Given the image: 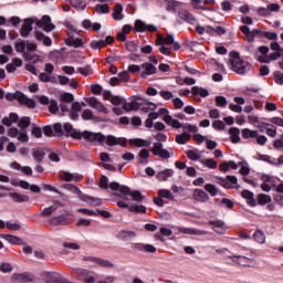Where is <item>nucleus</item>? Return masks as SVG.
<instances>
[{
	"label": "nucleus",
	"instance_id": "1",
	"mask_svg": "<svg viewBox=\"0 0 283 283\" xmlns=\"http://www.w3.org/2000/svg\"><path fill=\"white\" fill-rule=\"evenodd\" d=\"M63 129L66 138H74L75 140H81V138H84V140H103V133H93L90 130L80 132L74 128V126L70 123L63 124Z\"/></svg>",
	"mask_w": 283,
	"mask_h": 283
},
{
	"label": "nucleus",
	"instance_id": "2",
	"mask_svg": "<svg viewBox=\"0 0 283 283\" xmlns=\"http://www.w3.org/2000/svg\"><path fill=\"white\" fill-rule=\"evenodd\" d=\"M112 191H118L117 196L123 198V196H129L133 198L135 202H143L145 200V196L139 190H130L129 187L123 186L116 181L111 182Z\"/></svg>",
	"mask_w": 283,
	"mask_h": 283
},
{
	"label": "nucleus",
	"instance_id": "3",
	"mask_svg": "<svg viewBox=\"0 0 283 283\" xmlns=\"http://www.w3.org/2000/svg\"><path fill=\"white\" fill-rule=\"evenodd\" d=\"M4 98L10 103H12V101H18L20 105H25L30 109H34V107H36V102H34V99L32 98L27 97L25 94H23V92L21 91H17L15 93H6Z\"/></svg>",
	"mask_w": 283,
	"mask_h": 283
},
{
	"label": "nucleus",
	"instance_id": "4",
	"mask_svg": "<svg viewBox=\"0 0 283 283\" xmlns=\"http://www.w3.org/2000/svg\"><path fill=\"white\" fill-rule=\"evenodd\" d=\"M103 139L98 140V139H93L91 143H98V145H103V143H106V145L108 147H116V145H120L122 147H125V145H127V139L123 138V137H116L114 135H103Z\"/></svg>",
	"mask_w": 283,
	"mask_h": 283
},
{
	"label": "nucleus",
	"instance_id": "5",
	"mask_svg": "<svg viewBox=\"0 0 283 283\" xmlns=\"http://www.w3.org/2000/svg\"><path fill=\"white\" fill-rule=\"evenodd\" d=\"M72 212L63 210L60 216H54L50 219V224L53 227H63L65 224H72Z\"/></svg>",
	"mask_w": 283,
	"mask_h": 283
},
{
	"label": "nucleus",
	"instance_id": "6",
	"mask_svg": "<svg viewBox=\"0 0 283 283\" xmlns=\"http://www.w3.org/2000/svg\"><path fill=\"white\" fill-rule=\"evenodd\" d=\"M219 180V185L223 187V189H240V185H238V177L228 175L224 177H216ZM234 185V187H233Z\"/></svg>",
	"mask_w": 283,
	"mask_h": 283
},
{
	"label": "nucleus",
	"instance_id": "7",
	"mask_svg": "<svg viewBox=\"0 0 283 283\" xmlns=\"http://www.w3.org/2000/svg\"><path fill=\"white\" fill-rule=\"evenodd\" d=\"M230 66L237 74H247V72H251V63L244 60L230 61Z\"/></svg>",
	"mask_w": 283,
	"mask_h": 283
},
{
	"label": "nucleus",
	"instance_id": "8",
	"mask_svg": "<svg viewBox=\"0 0 283 283\" xmlns=\"http://www.w3.org/2000/svg\"><path fill=\"white\" fill-rule=\"evenodd\" d=\"M38 28H43L44 32H52L56 30V25L52 23V18L50 15H43L41 20L35 22Z\"/></svg>",
	"mask_w": 283,
	"mask_h": 283
},
{
	"label": "nucleus",
	"instance_id": "9",
	"mask_svg": "<svg viewBox=\"0 0 283 283\" xmlns=\"http://www.w3.org/2000/svg\"><path fill=\"white\" fill-rule=\"evenodd\" d=\"M12 282H18V283H30L34 282L36 280V276L30 272H24V273H14L11 276Z\"/></svg>",
	"mask_w": 283,
	"mask_h": 283
},
{
	"label": "nucleus",
	"instance_id": "10",
	"mask_svg": "<svg viewBox=\"0 0 283 283\" xmlns=\"http://www.w3.org/2000/svg\"><path fill=\"white\" fill-rule=\"evenodd\" d=\"M163 147V143H155L154 147L151 148V153L154 154V156H159V158H164V160H169V158H171V154H169V150Z\"/></svg>",
	"mask_w": 283,
	"mask_h": 283
},
{
	"label": "nucleus",
	"instance_id": "11",
	"mask_svg": "<svg viewBox=\"0 0 283 283\" xmlns=\"http://www.w3.org/2000/svg\"><path fill=\"white\" fill-rule=\"evenodd\" d=\"M208 224L212 227L213 232L219 235H224V233H227V224L222 220H210Z\"/></svg>",
	"mask_w": 283,
	"mask_h": 283
},
{
	"label": "nucleus",
	"instance_id": "12",
	"mask_svg": "<svg viewBox=\"0 0 283 283\" xmlns=\"http://www.w3.org/2000/svg\"><path fill=\"white\" fill-rule=\"evenodd\" d=\"M80 200H82V202H86V205H90V207H101V205H103V199L92 197L86 193H81Z\"/></svg>",
	"mask_w": 283,
	"mask_h": 283
},
{
	"label": "nucleus",
	"instance_id": "13",
	"mask_svg": "<svg viewBox=\"0 0 283 283\" xmlns=\"http://www.w3.org/2000/svg\"><path fill=\"white\" fill-rule=\"evenodd\" d=\"M240 31L247 36L250 43H253V41H255V36H258V34H261L259 29H253L251 31L249 25H241Z\"/></svg>",
	"mask_w": 283,
	"mask_h": 283
},
{
	"label": "nucleus",
	"instance_id": "14",
	"mask_svg": "<svg viewBox=\"0 0 283 283\" xmlns=\"http://www.w3.org/2000/svg\"><path fill=\"white\" fill-rule=\"evenodd\" d=\"M142 67L145 71L140 73V78H147V76H151L158 72V69L149 62L143 63Z\"/></svg>",
	"mask_w": 283,
	"mask_h": 283
},
{
	"label": "nucleus",
	"instance_id": "15",
	"mask_svg": "<svg viewBox=\"0 0 283 283\" xmlns=\"http://www.w3.org/2000/svg\"><path fill=\"white\" fill-rule=\"evenodd\" d=\"M34 25V20H32L31 18H27L24 19V25H22L21 30H20V34L21 36H23L24 39L27 36H30V33L32 32L33 30V27Z\"/></svg>",
	"mask_w": 283,
	"mask_h": 283
},
{
	"label": "nucleus",
	"instance_id": "16",
	"mask_svg": "<svg viewBox=\"0 0 283 283\" xmlns=\"http://www.w3.org/2000/svg\"><path fill=\"white\" fill-rule=\"evenodd\" d=\"M88 105L93 107L94 109H97V112H102L103 114H109V111L103 103H101L96 97H91L88 99Z\"/></svg>",
	"mask_w": 283,
	"mask_h": 283
},
{
	"label": "nucleus",
	"instance_id": "17",
	"mask_svg": "<svg viewBox=\"0 0 283 283\" xmlns=\"http://www.w3.org/2000/svg\"><path fill=\"white\" fill-rule=\"evenodd\" d=\"M228 258H229V260H232V262H234V264H239V266H245V268L251 266V264H249V262H251V259H249L244 255H230Z\"/></svg>",
	"mask_w": 283,
	"mask_h": 283
},
{
	"label": "nucleus",
	"instance_id": "18",
	"mask_svg": "<svg viewBox=\"0 0 283 283\" xmlns=\"http://www.w3.org/2000/svg\"><path fill=\"white\" fill-rule=\"evenodd\" d=\"M242 198H244V200H247V205H249V207H258V201H255V195L251 191V190H243L241 192Z\"/></svg>",
	"mask_w": 283,
	"mask_h": 283
},
{
	"label": "nucleus",
	"instance_id": "19",
	"mask_svg": "<svg viewBox=\"0 0 283 283\" xmlns=\"http://www.w3.org/2000/svg\"><path fill=\"white\" fill-rule=\"evenodd\" d=\"M117 240H122L123 242H128V240H134L136 238V232L132 230H120L117 235Z\"/></svg>",
	"mask_w": 283,
	"mask_h": 283
},
{
	"label": "nucleus",
	"instance_id": "20",
	"mask_svg": "<svg viewBox=\"0 0 283 283\" xmlns=\"http://www.w3.org/2000/svg\"><path fill=\"white\" fill-rule=\"evenodd\" d=\"M178 17H179V19H181L186 23H190V24H193L197 21L196 17H193V14H191V12H189L187 10H180L178 12Z\"/></svg>",
	"mask_w": 283,
	"mask_h": 283
},
{
	"label": "nucleus",
	"instance_id": "21",
	"mask_svg": "<svg viewBox=\"0 0 283 283\" xmlns=\"http://www.w3.org/2000/svg\"><path fill=\"white\" fill-rule=\"evenodd\" d=\"M171 176H174V170L172 169H165L159 171L156 175L157 180H159V182H165L167 181V179L171 178Z\"/></svg>",
	"mask_w": 283,
	"mask_h": 283
},
{
	"label": "nucleus",
	"instance_id": "22",
	"mask_svg": "<svg viewBox=\"0 0 283 283\" xmlns=\"http://www.w3.org/2000/svg\"><path fill=\"white\" fill-rule=\"evenodd\" d=\"M193 198L198 202H207V200H209V195L202 189H196L193 192Z\"/></svg>",
	"mask_w": 283,
	"mask_h": 283
},
{
	"label": "nucleus",
	"instance_id": "23",
	"mask_svg": "<svg viewBox=\"0 0 283 283\" xmlns=\"http://www.w3.org/2000/svg\"><path fill=\"white\" fill-rule=\"evenodd\" d=\"M164 123H166L167 125H171L174 129L182 128V123H180L178 119H174L171 115L164 116Z\"/></svg>",
	"mask_w": 283,
	"mask_h": 283
},
{
	"label": "nucleus",
	"instance_id": "24",
	"mask_svg": "<svg viewBox=\"0 0 283 283\" xmlns=\"http://www.w3.org/2000/svg\"><path fill=\"white\" fill-rule=\"evenodd\" d=\"M135 249L137 251H145L146 253H156L157 251L156 247L145 243H135Z\"/></svg>",
	"mask_w": 283,
	"mask_h": 283
},
{
	"label": "nucleus",
	"instance_id": "25",
	"mask_svg": "<svg viewBox=\"0 0 283 283\" xmlns=\"http://www.w3.org/2000/svg\"><path fill=\"white\" fill-rule=\"evenodd\" d=\"M9 196L13 202H30V197L28 195H21L19 192H10Z\"/></svg>",
	"mask_w": 283,
	"mask_h": 283
},
{
	"label": "nucleus",
	"instance_id": "26",
	"mask_svg": "<svg viewBox=\"0 0 283 283\" xmlns=\"http://www.w3.org/2000/svg\"><path fill=\"white\" fill-rule=\"evenodd\" d=\"M175 140L178 143V145H187L188 140H191V134L184 132L176 135Z\"/></svg>",
	"mask_w": 283,
	"mask_h": 283
},
{
	"label": "nucleus",
	"instance_id": "27",
	"mask_svg": "<svg viewBox=\"0 0 283 283\" xmlns=\"http://www.w3.org/2000/svg\"><path fill=\"white\" fill-rule=\"evenodd\" d=\"M229 134L231 143H233L234 145L240 143V128L231 127L229 128Z\"/></svg>",
	"mask_w": 283,
	"mask_h": 283
},
{
	"label": "nucleus",
	"instance_id": "28",
	"mask_svg": "<svg viewBox=\"0 0 283 283\" xmlns=\"http://www.w3.org/2000/svg\"><path fill=\"white\" fill-rule=\"evenodd\" d=\"M65 43L69 48H83V40L80 38L69 36Z\"/></svg>",
	"mask_w": 283,
	"mask_h": 283
},
{
	"label": "nucleus",
	"instance_id": "29",
	"mask_svg": "<svg viewBox=\"0 0 283 283\" xmlns=\"http://www.w3.org/2000/svg\"><path fill=\"white\" fill-rule=\"evenodd\" d=\"M59 207H61V202L56 201L52 206L44 208L42 210V216H44V218H48V216H52L54 213V211H56V209H59Z\"/></svg>",
	"mask_w": 283,
	"mask_h": 283
},
{
	"label": "nucleus",
	"instance_id": "30",
	"mask_svg": "<svg viewBox=\"0 0 283 283\" xmlns=\"http://www.w3.org/2000/svg\"><path fill=\"white\" fill-rule=\"evenodd\" d=\"M3 240L10 242V244H23V239L12 235V234H2Z\"/></svg>",
	"mask_w": 283,
	"mask_h": 283
},
{
	"label": "nucleus",
	"instance_id": "31",
	"mask_svg": "<svg viewBox=\"0 0 283 283\" xmlns=\"http://www.w3.org/2000/svg\"><path fill=\"white\" fill-rule=\"evenodd\" d=\"M114 21H123V6L116 4L112 13Z\"/></svg>",
	"mask_w": 283,
	"mask_h": 283
},
{
	"label": "nucleus",
	"instance_id": "32",
	"mask_svg": "<svg viewBox=\"0 0 283 283\" xmlns=\"http://www.w3.org/2000/svg\"><path fill=\"white\" fill-rule=\"evenodd\" d=\"M95 264L97 266H101L102 269H114V263H112L109 260L97 258L95 261Z\"/></svg>",
	"mask_w": 283,
	"mask_h": 283
},
{
	"label": "nucleus",
	"instance_id": "33",
	"mask_svg": "<svg viewBox=\"0 0 283 283\" xmlns=\"http://www.w3.org/2000/svg\"><path fill=\"white\" fill-rule=\"evenodd\" d=\"M261 33L258 34L259 39H268L269 41H275L277 39V33L270 32V31H261Z\"/></svg>",
	"mask_w": 283,
	"mask_h": 283
},
{
	"label": "nucleus",
	"instance_id": "34",
	"mask_svg": "<svg viewBox=\"0 0 283 283\" xmlns=\"http://www.w3.org/2000/svg\"><path fill=\"white\" fill-rule=\"evenodd\" d=\"M157 45H172L174 43V35L168 34L166 38L159 36L156 41Z\"/></svg>",
	"mask_w": 283,
	"mask_h": 283
},
{
	"label": "nucleus",
	"instance_id": "35",
	"mask_svg": "<svg viewBox=\"0 0 283 283\" xmlns=\"http://www.w3.org/2000/svg\"><path fill=\"white\" fill-rule=\"evenodd\" d=\"M241 136L245 140H248V138H258V130H251L249 128H243L241 130Z\"/></svg>",
	"mask_w": 283,
	"mask_h": 283
},
{
	"label": "nucleus",
	"instance_id": "36",
	"mask_svg": "<svg viewBox=\"0 0 283 283\" xmlns=\"http://www.w3.org/2000/svg\"><path fill=\"white\" fill-rule=\"evenodd\" d=\"M70 3L75 10H85V8H87V2L85 0H70Z\"/></svg>",
	"mask_w": 283,
	"mask_h": 283
},
{
	"label": "nucleus",
	"instance_id": "37",
	"mask_svg": "<svg viewBox=\"0 0 283 283\" xmlns=\"http://www.w3.org/2000/svg\"><path fill=\"white\" fill-rule=\"evenodd\" d=\"M253 239L255 240V242H258L259 244H264V242H266V235L264 234V232L262 230H256L253 233Z\"/></svg>",
	"mask_w": 283,
	"mask_h": 283
},
{
	"label": "nucleus",
	"instance_id": "38",
	"mask_svg": "<svg viewBox=\"0 0 283 283\" xmlns=\"http://www.w3.org/2000/svg\"><path fill=\"white\" fill-rule=\"evenodd\" d=\"M63 134H64L63 125L61 123L53 124V136H55V138H61Z\"/></svg>",
	"mask_w": 283,
	"mask_h": 283
},
{
	"label": "nucleus",
	"instance_id": "39",
	"mask_svg": "<svg viewBox=\"0 0 283 283\" xmlns=\"http://www.w3.org/2000/svg\"><path fill=\"white\" fill-rule=\"evenodd\" d=\"M192 94L195 96L199 95V96H202V98H207V96H209V91L202 87L192 86Z\"/></svg>",
	"mask_w": 283,
	"mask_h": 283
},
{
	"label": "nucleus",
	"instance_id": "40",
	"mask_svg": "<svg viewBox=\"0 0 283 283\" xmlns=\"http://www.w3.org/2000/svg\"><path fill=\"white\" fill-rule=\"evenodd\" d=\"M187 158H189V160H200V158H202V156H200V150L198 149H192V150H188L186 153Z\"/></svg>",
	"mask_w": 283,
	"mask_h": 283
},
{
	"label": "nucleus",
	"instance_id": "41",
	"mask_svg": "<svg viewBox=\"0 0 283 283\" xmlns=\"http://www.w3.org/2000/svg\"><path fill=\"white\" fill-rule=\"evenodd\" d=\"M130 145H135V147H149V145H151V142L136 138V139H130Z\"/></svg>",
	"mask_w": 283,
	"mask_h": 283
},
{
	"label": "nucleus",
	"instance_id": "42",
	"mask_svg": "<svg viewBox=\"0 0 283 283\" xmlns=\"http://www.w3.org/2000/svg\"><path fill=\"white\" fill-rule=\"evenodd\" d=\"M98 187L99 189H112V184H109V179L107 178V176L102 175Z\"/></svg>",
	"mask_w": 283,
	"mask_h": 283
},
{
	"label": "nucleus",
	"instance_id": "43",
	"mask_svg": "<svg viewBox=\"0 0 283 283\" xmlns=\"http://www.w3.org/2000/svg\"><path fill=\"white\" fill-rule=\"evenodd\" d=\"M135 32H147V23L143 20H136L134 25Z\"/></svg>",
	"mask_w": 283,
	"mask_h": 283
},
{
	"label": "nucleus",
	"instance_id": "44",
	"mask_svg": "<svg viewBox=\"0 0 283 283\" xmlns=\"http://www.w3.org/2000/svg\"><path fill=\"white\" fill-rule=\"evenodd\" d=\"M44 158H45V150L36 149L33 151V159L35 160V163H43Z\"/></svg>",
	"mask_w": 283,
	"mask_h": 283
},
{
	"label": "nucleus",
	"instance_id": "45",
	"mask_svg": "<svg viewBox=\"0 0 283 283\" xmlns=\"http://www.w3.org/2000/svg\"><path fill=\"white\" fill-rule=\"evenodd\" d=\"M95 12H97L98 14H109V4H96Z\"/></svg>",
	"mask_w": 283,
	"mask_h": 283
},
{
	"label": "nucleus",
	"instance_id": "46",
	"mask_svg": "<svg viewBox=\"0 0 283 283\" xmlns=\"http://www.w3.org/2000/svg\"><path fill=\"white\" fill-rule=\"evenodd\" d=\"M128 211H130L132 213H147V207L134 205L128 208Z\"/></svg>",
	"mask_w": 283,
	"mask_h": 283
},
{
	"label": "nucleus",
	"instance_id": "47",
	"mask_svg": "<svg viewBox=\"0 0 283 283\" xmlns=\"http://www.w3.org/2000/svg\"><path fill=\"white\" fill-rule=\"evenodd\" d=\"M30 123H31V119L29 116L21 117L20 120L18 122V127L20 129H28V127H30Z\"/></svg>",
	"mask_w": 283,
	"mask_h": 283
},
{
	"label": "nucleus",
	"instance_id": "48",
	"mask_svg": "<svg viewBox=\"0 0 283 283\" xmlns=\"http://www.w3.org/2000/svg\"><path fill=\"white\" fill-rule=\"evenodd\" d=\"M256 202L258 205H261V206L269 205V202H271V196L260 193L258 195Z\"/></svg>",
	"mask_w": 283,
	"mask_h": 283
},
{
	"label": "nucleus",
	"instance_id": "49",
	"mask_svg": "<svg viewBox=\"0 0 283 283\" xmlns=\"http://www.w3.org/2000/svg\"><path fill=\"white\" fill-rule=\"evenodd\" d=\"M77 72L78 74H82V76H90L92 74H94V70L92 69L91 65H86L84 67H77Z\"/></svg>",
	"mask_w": 283,
	"mask_h": 283
},
{
	"label": "nucleus",
	"instance_id": "50",
	"mask_svg": "<svg viewBox=\"0 0 283 283\" xmlns=\"http://www.w3.org/2000/svg\"><path fill=\"white\" fill-rule=\"evenodd\" d=\"M167 2V7H166V10L169 12H176V9L178 7H180V2L176 1V0H166Z\"/></svg>",
	"mask_w": 283,
	"mask_h": 283
},
{
	"label": "nucleus",
	"instance_id": "51",
	"mask_svg": "<svg viewBox=\"0 0 283 283\" xmlns=\"http://www.w3.org/2000/svg\"><path fill=\"white\" fill-rule=\"evenodd\" d=\"M90 48L92 50H102V48H107V45L105 44V40H99V41H92L90 43Z\"/></svg>",
	"mask_w": 283,
	"mask_h": 283
},
{
	"label": "nucleus",
	"instance_id": "52",
	"mask_svg": "<svg viewBox=\"0 0 283 283\" xmlns=\"http://www.w3.org/2000/svg\"><path fill=\"white\" fill-rule=\"evenodd\" d=\"M205 189L210 193V196L216 197L220 192V190L217 189L216 185L207 184L205 186Z\"/></svg>",
	"mask_w": 283,
	"mask_h": 283
},
{
	"label": "nucleus",
	"instance_id": "53",
	"mask_svg": "<svg viewBox=\"0 0 283 283\" xmlns=\"http://www.w3.org/2000/svg\"><path fill=\"white\" fill-rule=\"evenodd\" d=\"M0 271L1 273H12L14 271V266L10 263L3 262L0 264Z\"/></svg>",
	"mask_w": 283,
	"mask_h": 283
},
{
	"label": "nucleus",
	"instance_id": "54",
	"mask_svg": "<svg viewBox=\"0 0 283 283\" xmlns=\"http://www.w3.org/2000/svg\"><path fill=\"white\" fill-rule=\"evenodd\" d=\"M159 198H166L167 200H174V195H171L170 190L161 189L158 191Z\"/></svg>",
	"mask_w": 283,
	"mask_h": 283
},
{
	"label": "nucleus",
	"instance_id": "55",
	"mask_svg": "<svg viewBox=\"0 0 283 283\" xmlns=\"http://www.w3.org/2000/svg\"><path fill=\"white\" fill-rule=\"evenodd\" d=\"M49 112L50 114L59 113V102L56 99H51V103H49Z\"/></svg>",
	"mask_w": 283,
	"mask_h": 283
},
{
	"label": "nucleus",
	"instance_id": "56",
	"mask_svg": "<svg viewBox=\"0 0 283 283\" xmlns=\"http://www.w3.org/2000/svg\"><path fill=\"white\" fill-rule=\"evenodd\" d=\"M214 101H216L217 107H227L228 105L227 97L222 95H218Z\"/></svg>",
	"mask_w": 283,
	"mask_h": 283
},
{
	"label": "nucleus",
	"instance_id": "57",
	"mask_svg": "<svg viewBox=\"0 0 283 283\" xmlns=\"http://www.w3.org/2000/svg\"><path fill=\"white\" fill-rule=\"evenodd\" d=\"M18 140H20V143H28V140H30V137H28V129L20 130L18 134Z\"/></svg>",
	"mask_w": 283,
	"mask_h": 283
},
{
	"label": "nucleus",
	"instance_id": "58",
	"mask_svg": "<svg viewBox=\"0 0 283 283\" xmlns=\"http://www.w3.org/2000/svg\"><path fill=\"white\" fill-rule=\"evenodd\" d=\"M202 165H206V167H208L209 169H217L218 167V161L209 158L206 160H201Z\"/></svg>",
	"mask_w": 283,
	"mask_h": 283
},
{
	"label": "nucleus",
	"instance_id": "59",
	"mask_svg": "<svg viewBox=\"0 0 283 283\" xmlns=\"http://www.w3.org/2000/svg\"><path fill=\"white\" fill-rule=\"evenodd\" d=\"M42 132L48 138H52V136H54V128L50 125L43 126Z\"/></svg>",
	"mask_w": 283,
	"mask_h": 283
},
{
	"label": "nucleus",
	"instance_id": "60",
	"mask_svg": "<svg viewBox=\"0 0 283 283\" xmlns=\"http://www.w3.org/2000/svg\"><path fill=\"white\" fill-rule=\"evenodd\" d=\"M143 98L142 97H136L132 99L130 105L133 107V112L136 109H140V105L143 104Z\"/></svg>",
	"mask_w": 283,
	"mask_h": 283
},
{
	"label": "nucleus",
	"instance_id": "61",
	"mask_svg": "<svg viewBox=\"0 0 283 283\" xmlns=\"http://www.w3.org/2000/svg\"><path fill=\"white\" fill-rule=\"evenodd\" d=\"M62 103H74V95L72 93H64L61 95Z\"/></svg>",
	"mask_w": 283,
	"mask_h": 283
},
{
	"label": "nucleus",
	"instance_id": "62",
	"mask_svg": "<svg viewBox=\"0 0 283 283\" xmlns=\"http://www.w3.org/2000/svg\"><path fill=\"white\" fill-rule=\"evenodd\" d=\"M7 229H9V231H19L21 229V224L19 222L13 223L12 221H8Z\"/></svg>",
	"mask_w": 283,
	"mask_h": 283
},
{
	"label": "nucleus",
	"instance_id": "63",
	"mask_svg": "<svg viewBox=\"0 0 283 283\" xmlns=\"http://www.w3.org/2000/svg\"><path fill=\"white\" fill-rule=\"evenodd\" d=\"M182 129H187L188 132H190L191 134H197L198 132V126L196 125H191L189 123L182 124Z\"/></svg>",
	"mask_w": 283,
	"mask_h": 283
},
{
	"label": "nucleus",
	"instance_id": "64",
	"mask_svg": "<svg viewBox=\"0 0 283 283\" xmlns=\"http://www.w3.org/2000/svg\"><path fill=\"white\" fill-rule=\"evenodd\" d=\"M274 81L275 83H277L279 85H283V73L280 71H276L274 73Z\"/></svg>",
	"mask_w": 283,
	"mask_h": 283
}]
</instances>
